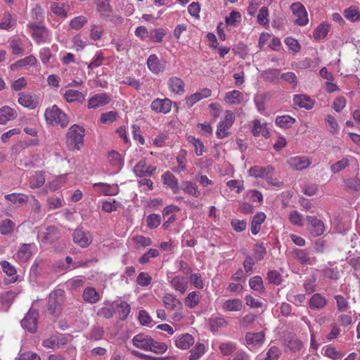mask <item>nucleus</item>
Listing matches in <instances>:
<instances>
[{
    "label": "nucleus",
    "instance_id": "1",
    "mask_svg": "<svg viewBox=\"0 0 360 360\" xmlns=\"http://www.w3.org/2000/svg\"><path fill=\"white\" fill-rule=\"evenodd\" d=\"M84 129L77 124L71 126L67 132V144L70 150H79L84 145Z\"/></svg>",
    "mask_w": 360,
    "mask_h": 360
},
{
    "label": "nucleus",
    "instance_id": "2",
    "mask_svg": "<svg viewBox=\"0 0 360 360\" xmlns=\"http://www.w3.org/2000/svg\"><path fill=\"white\" fill-rule=\"evenodd\" d=\"M44 117L46 123L50 125H60L64 128L68 124V116L56 105H53L51 109H46Z\"/></svg>",
    "mask_w": 360,
    "mask_h": 360
},
{
    "label": "nucleus",
    "instance_id": "3",
    "mask_svg": "<svg viewBox=\"0 0 360 360\" xmlns=\"http://www.w3.org/2000/svg\"><path fill=\"white\" fill-rule=\"evenodd\" d=\"M307 229L313 236L317 237L323 235L326 227L324 223L316 216L307 215Z\"/></svg>",
    "mask_w": 360,
    "mask_h": 360
},
{
    "label": "nucleus",
    "instance_id": "4",
    "mask_svg": "<svg viewBox=\"0 0 360 360\" xmlns=\"http://www.w3.org/2000/svg\"><path fill=\"white\" fill-rule=\"evenodd\" d=\"M293 14L297 17L295 23L299 26H304L308 22L307 12L304 6L300 2L293 3L290 6Z\"/></svg>",
    "mask_w": 360,
    "mask_h": 360
},
{
    "label": "nucleus",
    "instance_id": "5",
    "mask_svg": "<svg viewBox=\"0 0 360 360\" xmlns=\"http://www.w3.org/2000/svg\"><path fill=\"white\" fill-rule=\"evenodd\" d=\"M39 314L35 310H30L21 321L22 326L27 331L34 333L37 331Z\"/></svg>",
    "mask_w": 360,
    "mask_h": 360
},
{
    "label": "nucleus",
    "instance_id": "6",
    "mask_svg": "<svg viewBox=\"0 0 360 360\" xmlns=\"http://www.w3.org/2000/svg\"><path fill=\"white\" fill-rule=\"evenodd\" d=\"M274 172V169L271 166H267L266 167L254 166L249 169V173L251 176L256 179H264L266 180H269L273 178Z\"/></svg>",
    "mask_w": 360,
    "mask_h": 360
},
{
    "label": "nucleus",
    "instance_id": "7",
    "mask_svg": "<svg viewBox=\"0 0 360 360\" xmlns=\"http://www.w3.org/2000/svg\"><path fill=\"white\" fill-rule=\"evenodd\" d=\"M34 245L23 243L20 245L15 255V260L19 263L27 262L32 255V248Z\"/></svg>",
    "mask_w": 360,
    "mask_h": 360
},
{
    "label": "nucleus",
    "instance_id": "8",
    "mask_svg": "<svg viewBox=\"0 0 360 360\" xmlns=\"http://www.w3.org/2000/svg\"><path fill=\"white\" fill-rule=\"evenodd\" d=\"M73 241L82 248L88 247L92 242V238L89 233L82 229H76L73 234Z\"/></svg>",
    "mask_w": 360,
    "mask_h": 360
},
{
    "label": "nucleus",
    "instance_id": "9",
    "mask_svg": "<svg viewBox=\"0 0 360 360\" xmlns=\"http://www.w3.org/2000/svg\"><path fill=\"white\" fill-rule=\"evenodd\" d=\"M153 342V338L146 334L139 333L134 336L132 339L133 345L141 349L148 351L150 343Z\"/></svg>",
    "mask_w": 360,
    "mask_h": 360
},
{
    "label": "nucleus",
    "instance_id": "10",
    "mask_svg": "<svg viewBox=\"0 0 360 360\" xmlns=\"http://www.w3.org/2000/svg\"><path fill=\"white\" fill-rule=\"evenodd\" d=\"M156 170L153 166H146V160H141L134 167V172L139 177H150Z\"/></svg>",
    "mask_w": 360,
    "mask_h": 360
},
{
    "label": "nucleus",
    "instance_id": "11",
    "mask_svg": "<svg viewBox=\"0 0 360 360\" xmlns=\"http://www.w3.org/2000/svg\"><path fill=\"white\" fill-rule=\"evenodd\" d=\"M288 163L293 169L302 170L311 165V161L306 156H295L290 158Z\"/></svg>",
    "mask_w": 360,
    "mask_h": 360
},
{
    "label": "nucleus",
    "instance_id": "12",
    "mask_svg": "<svg viewBox=\"0 0 360 360\" xmlns=\"http://www.w3.org/2000/svg\"><path fill=\"white\" fill-rule=\"evenodd\" d=\"M172 104V101L168 98H157L152 102L150 107L156 112L166 114L171 110Z\"/></svg>",
    "mask_w": 360,
    "mask_h": 360
},
{
    "label": "nucleus",
    "instance_id": "13",
    "mask_svg": "<svg viewBox=\"0 0 360 360\" xmlns=\"http://www.w3.org/2000/svg\"><path fill=\"white\" fill-rule=\"evenodd\" d=\"M162 300L165 307L168 310L182 309L181 300L172 293H165Z\"/></svg>",
    "mask_w": 360,
    "mask_h": 360
},
{
    "label": "nucleus",
    "instance_id": "14",
    "mask_svg": "<svg viewBox=\"0 0 360 360\" xmlns=\"http://www.w3.org/2000/svg\"><path fill=\"white\" fill-rule=\"evenodd\" d=\"M27 27L31 30L32 36L37 43L44 41L48 36V31L44 26L30 23Z\"/></svg>",
    "mask_w": 360,
    "mask_h": 360
},
{
    "label": "nucleus",
    "instance_id": "15",
    "mask_svg": "<svg viewBox=\"0 0 360 360\" xmlns=\"http://www.w3.org/2000/svg\"><path fill=\"white\" fill-rule=\"evenodd\" d=\"M171 287L176 291L184 294L188 288V281L186 278L181 276H176L170 281Z\"/></svg>",
    "mask_w": 360,
    "mask_h": 360
},
{
    "label": "nucleus",
    "instance_id": "16",
    "mask_svg": "<svg viewBox=\"0 0 360 360\" xmlns=\"http://www.w3.org/2000/svg\"><path fill=\"white\" fill-rule=\"evenodd\" d=\"M64 294V291L62 290H58L51 293L47 309L51 314H54L60 309V302L57 300V297H62Z\"/></svg>",
    "mask_w": 360,
    "mask_h": 360
},
{
    "label": "nucleus",
    "instance_id": "17",
    "mask_svg": "<svg viewBox=\"0 0 360 360\" xmlns=\"http://www.w3.org/2000/svg\"><path fill=\"white\" fill-rule=\"evenodd\" d=\"M18 116L17 111L4 105L0 108V124H6L8 122L14 120Z\"/></svg>",
    "mask_w": 360,
    "mask_h": 360
},
{
    "label": "nucleus",
    "instance_id": "18",
    "mask_svg": "<svg viewBox=\"0 0 360 360\" xmlns=\"http://www.w3.org/2000/svg\"><path fill=\"white\" fill-rule=\"evenodd\" d=\"M326 304V298L319 292L314 293L309 302V307L311 309L320 310L323 309Z\"/></svg>",
    "mask_w": 360,
    "mask_h": 360
},
{
    "label": "nucleus",
    "instance_id": "19",
    "mask_svg": "<svg viewBox=\"0 0 360 360\" xmlns=\"http://www.w3.org/2000/svg\"><path fill=\"white\" fill-rule=\"evenodd\" d=\"M195 342L193 337L189 333H184L176 337V346L181 349H188Z\"/></svg>",
    "mask_w": 360,
    "mask_h": 360
},
{
    "label": "nucleus",
    "instance_id": "20",
    "mask_svg": "<svg viewBox=\"0 0 360 360\" xmlns=\"http://www.w3.org/2000/svg\"><path fill=\"white\" fill-rule=\"evenodd\" d=\"M94 188L105 195H114L118 193V186L115 184H108L98 182L94 184Z\"/></svg>",
    "mask_w": 360,
    "mask_h": 360
},
{
    "label": "nucleus",
    "instance_id": "21",
    "mask_svg": "<svg viewBox=\"0 0 360 360\" xmlns=\"http://www.w3.org/2000/svg\"><path fill=\"white\" fill-rule=\"evenodd\" d=\"M110 102V97L106 94H98L92 96L88 104L89 108H96L108 104Z\"/></svg>",
    "mask_w": 360,
    "mask_h": 360
},
{
    "label": "nucleus",
    "instance_id": "22",
    "mask_svg": "<svg viewBox=\"0 0 360 360\" xmlns=\"http://www.w3.org/2000/svg\"><path fill=\"white\" fill-rule=\"evenodd\" d=\"M202 294L199 291H192L187 294L185 297L184 302L186 306L189 309H194L200 302Z\"/></svg>",
    "mask_w": 360,
    "mask_h": 360
},
{
    "label": "nucleus",
    "instance_id": "23",
    "mask_svg": "<svg viewBox=\"0 0 360 360\" xmlns=\"http://www.w3.org/2000/svg\"><path fill=\"white\" fill-rule=\"evenodd\" d=\"M294 104L301 108L310 110L314 107V101L309 96L304 94H297L293 98Z\"/></svg>",
    "mask_w": 360,
    "mask_h": 360
},
{
    "label": "nucleus",
    "instance_id": "24",
    "mask_svg": "<svg viewBox=\"0 0 360 360\" xmlns=\"http://www.w3.org/2000/svg\"><path fill=\"white\" fill-rule=\"evenodd\" d=\"M328 266H325L321 272L323 277L328 279L337 281L340 277V273L338 266H334L330 262H328Z\"/></svg>",
    "mask_w": 360,
    "mask_h": 360
},
{
    "label": "nucleus",
    "instance_id": "25",
    "mask_svg": "<svg viewBox=\"0 0 360 360\" xmlns=\"http://www.w3.org/2000/svg\"><path fill=\"white\" fill-rule=\"evenodd\" d=\"M82 298L86 302L95 304L100 300L101 297L94 288L87 287L83 291Z\"/></svg>",
    "mask_w": 360,
    "mask_h": 360
},
{
    "label": "nucleus",
    "instance_id": "26",
    "mask_svg": "<svg viewBox=\"0 0 360 360\" xmlns=\"http://www.w3.org/2000/svg\"><path fill=\"white\" fill-rule=\"evenodd\" d=\"M65 343L66 340L63 335H53L44 340L42 342V345L44 347L54 349L56 347H59L60 345H65Z\"/></svg>",
    "mask_w": 360,
    "mask_h": 360
},
{
    "label": "nucleus",
    "instance_id": "27",
    "mask_svg": "<svg viewBox=\"0 0 360 360\" xmlns=\"http://www.w3.org/2000/svg\"><path fill=\"white\" fill-rule=\"evenodd\" d=\"M266 219V214L264 212H257L252 218L251 222V233L253 235H257L260 229L261 225L264 222Z\"/></svg>",
    "mask_w": 360,
    "mask_h": 360
},
{
    "label": "nucleus",
    "instance_id": "28",
    "mask_svg": "<svg viewBox=\"0 0 360 360\" xmlns=\"http://www.w3.org/2000/svg\"><path fill=\"white\" fill-rule=\"evenodd\" d=\"M64 98L68 103H72L75 101L82 103L85 99V96L82 92L77 90L68 89L65 91L64 94Z\"/></svg>",
    "mask_w": 360,
    "mask_h": 360
},
{
    "label": "nucleus",
    "instance_id": "29",
    "mask_svg": "<svg viewBox=\"0 0 360 360\" xmlns=\"http://www.w3.org/2000/svg\"><path fill=\"white\" fill-rule=\"evenodd\" d=\"M147 65L150 71L154 73H159L163 71L164 66L160 63L155 54L150 55L147 60Z\"/></svg>",
    "mask_w": 360,
    "mask_h": 360
},
{
    "label": "nucleus",
    "instance_id": "30",
    "mask_svg": "<svg viewBox=\"0 0 360 360\" xmlns=\"http://www.w3.org/2000/svg\"><path fill=\"white\" fill-rule=\"evenodd\" d=\"M265 334L263 331L257 333H247L245 340L248 345H257L263 343Z\"/></svg>",
    "mask_w": 360,
    "mask_h": 360
},
{
    "label": "nucleus",
    "instance_id": "31",
    "mask_svg": "<svg viewBox=\"0 0 360 360\" xmlns=\"http://www.w3.org/2000/svg\"><path fill=\"white\" fill-rule=\"evenodd\" d=\"M97 11L103 18L110 17L112 9L110 4V0H98Z\"/></svg>",
    "mask_w": 360,
    "mask_h": 360
},
{
    "label": "nucleus",
    "instance_id": "32",
    "mask_svg": "<svg viewBox=\"0 0 360 360\" xmlns=\"http://www.w3.org/2000/svg\"><path fill=\"white\" fill-rule=\"evenodd\" d=\"M223 308L229 311H239L243 308V302L239 299H229L224 302Z\"/></svg>",
    "mask_w": 360,
    "mask_h": 360
},
{
    "label": "nucleus",
    "instance_id": "33",
    "mask_svg": "<svg viewBox=\"0 0 360 360\" xmlns=\"http://www.w3.org/2000/svg\"><path fill=\"white\" fill-rule=\"evenodd\" d=\"M169 86L170 89L176 94H181L184 91V82L179 77H171L169 80Z\"/></svg>",
    "mask_w": 360,
    "mask_h": 360
},
{
    "label": "nucleus",
    "instance_id": "34",
    "mask_svg": "<svg viewBox=\"0 0 360 360\" xmlns=\"http://www.w3.org/2000/svg\"><path fill=\"white\" fill-rule=\"evenodd\" d=\"M5 198L17 206H22L27 202V196L23 193H11L5 195Z\"/></svg>",
    "mask_w": 360,
    "mask_h": 360
},
{
    "label": "nucleus",
    "instance_id": "35",
    "mask_svg": "<svg viewBox=\"0 0 360 360\" xmlns=\"http://www.w3.org/2000/svg\"><path fill=\"white\" fill-rule=\"evenodd\" d=\"M293 252L295 259L301 265L311 264L309 253L306 250L296 248Z\"/></svg>",
    "mask_w": 360,
    "mask_h": 360
},
{
    "label": "nucleus",
    "instance_id": "36",
    "mask_svg": "<svg viewBox=\"0 0 360 360\" xmlns=\"http://www.w3.org/2000/svg\"><path fill=\"white\" fill-rule=\"evenodd\" d=\"M180 187L181 190L189 195L198 197L200 194L194 181H181Z\"/></svg>",
    "mask_w": 360,
    "mask_h": 360
},
{
    "label": "nucleus",
    "instance_id": "37",
    "mask_svg": "<svg viewBox=\"0 0 360 360\" xmlns=\"http://www.w3.org/2000/svg\"><path fill=\"white\" fill-rule=\"evenodd\" d=\"M330 30V25L328 23H321L313 32V37L316 40L323 39L326 37Z\"/></svg>",
    "mask_w": 360,
    "mask_h": 360
},
{
    "label": "nucleus",
    "instance_id": "38",
    "mask_svg": "<svg viewBox=\"0 0 360 360\" xmlns=\"http://www.w3.org/2000/svg\"><path fill=\"white\" fill-rule=\"evenodd\" d=\"M295 119L292 117L285 115L282 116H278L276 119V124L281 128L289 129L295 122Z\"/></svg>",
    "mask_w": 360,
    "mask_h": 360
},
{
    "label": "nucleus",
    "instance_id": "39",
    "mask_svg": "<svg viewBox=\"0 0 360 360\" xmlns=\"http://www.w3.org/2000/svg\"><path fill=\"white\" fill-rule=\"evenodd\" d=\"M225 101L229 104H239L243 100V94L238 90L227 92L225 96Z\"/></svg>",
    "mask_w": 360,
    "mask_h": 360
},
{
    "label": "nucleus",
    "instance_id": "40",
    "mask_svg": "<svg viewBox=\"0 0 360 360\" xmlns=\"http://www.w3.org/2000/svg\"><path fill=\"white\" fill-rule=\"evenodd\" d=\"M18 102L24 107L29 108L30 109H34L37 105V103L34 100L32 96L28 94H20Z\"/></svg>",
    "mask_w": 360,
    "mask_h": 360
},
{
    "label": "nucleus",
    "instance_id": "41",
    "mask_svg": "<svg viewBox=\"0 0 360 360\" xmlns=\"http://www.w3.org/2000/svg\"><path fill=\"white\" fill-rule=\"evenodd\" d=\"M288 219L294 226L302 227L304 225V216L297 210L291 211L289 213Z\"/></svg>",
    "mask_w": 360,
    "mask_h": 360
},
{
    "label": "nucleus",
    "instance_id": "42",
    "mask_svg": "<svg viewBox=\"0 0 360 360\" xmlns=\"http://www.w3.org/2000/svg\"><path fill=\"white\" fill-rule=\"evenodd\" d=\"M15 224L11 219H6L0 223V233L2 235H10L14 231Z\"/></svg>",
    "mask_w": 360,
    "mask_h": 360
},
{
    "label": "nucleus",
    "instance_id": "43",
    "mask_svg": "<svg viewBox=\"0 0 360 360\" xmlns=\"http://www.w3.org/2000/svg\"><path fill=\"white\" fill-rule=\"evenodd\" d=\"M262 77L269 82H276L280 77V71L277 69H269L262 73Z\"/></svg>",
    "mask_w": 360,
    "mask_h": 360
},
{
    "label": "nucleus",
    "instance_id": "44",
    "mask_svg": "<svg viewBox=\"0 0 360 360\" xmlns=\"http://www.w3.org/2000/svg\"><path fill=\"white\" fill-rule=\"evenodd\" d=\"M117 309L120 319L125 320L131 311V307L127 302L122 301L117 305Z\"/></svg>",
    "mask_w": 360,
    "mask_h": 360
},
{
    "label": "nucleus",
    "instance_id": "45",
    "mask_svg": "<svg viewBox=\"0 0 360 360\" xmlns=\"http://www.w3.org/2000/svg\"><path fill=\"white\" fill-rule=\"evenodd\" d=\"M166 35V32L162 28L153 29L149 32V38L155 42L160 43L163 37Z\"/></svg>",
    "mask_w": 360,
    "mask_h": 360
},
{
    "label": "nucleus",
    "instance_id": "46",
    "mask_svg": "<svg viewBox=\"0 0 360 360\" xmlns=\"http://www.w3.org/2000/svg\"><path fill=\"white\" fill-rule=\"evenodd\" d=\"M150 348L148 351L162 354L167 350L168 347L165 343L158 342L153 339V342L150 343Z\"/></svg>",
    "mask_w": 360,
    "mask_h": 360
},
{
    "label": "nucleus",
    "instance_id": "47",
    "mask_svg": "<svg viewBox=\"0 0 360 360\" xmlns=\"http://www.w3.org/2000/svg\"><path fill=\"white\" fill-rule=\"evenodd\" d=\"M205 345L202 343H198L195 346L194 349L191 350V354L189 356L190 360H198L200 359L205 353Z\"/></svg>",
    "mask_w": 360,
    "mask_h": 360
},
{
    "label": "nucleus",
    "instance_id": "48",
    "mask_svg": "<svg viewBox=\"0 0 360 360\" xmlns=\"http://www.w3.org/2000/svg\"><path fill=\"white\" fill-rule=\"evenodd\" d=\"M219 349L223 355L228 356L236 351V345L233 342H226L221 343Z\"/></svg>",
    "mask_w": 360,
    "mask_h": 360
},
{
    "label": "nucleus",
    "instance_id": "49",
    "mask_svg": "<svg viewBox=\"0 0 360 360\" xmlns=\"http://www.w3.org/2000/svg\"><path fill=\"white\" fill-rule=\"evenodd\" d=\"M250 287L255 290L258 291L259 292L264 291V285H263V281L262 278L259 276H255L250 279L249 281Z\"/></svg>",
    "mask_w": 360,
    "mask_h": 360
},
{
    "label": "nucleus",
    "instance_id": "50",
    "mask_svg": "<svg viewBox=\"0 0 360 360\" xmlns=\"http://www.w3.org/2000/svg\"><path fill=\"white\" fill-rule=\"evenodd\" d=\"M226 325L227 321L221 317L215 318L210 321V327L212 332L217 331L220 328L226 327Z\"/></svg>",
    "mask_w": 360,
    "mask_h": 360
},
{
    "label": "nucleus",
    "instance_id": "51",
    "mask_svg": "<svg viewBox=\"0 0 360 360\" xmlns=\"http://www.w3.org/2000/svg\"><path fill=\"white\" fill-rule=\"evenodd\" d=\"M324 355L333 360H340L342 355L334 347L326 346L323 347Z\"/></svg>",
    "mask_w": 360,
    "mask_h": 360
},
{
    "label": "nucleus",
    "instance_id": "52",
    "mask_svg": "<svg viewBox=\"0 0 360 360\" xmlns=\"http://www.w3.org/2000/svg\"><path fill=\"white\" fill-rule=\"evenodd\" d=\"M152 281V277L147 272H141L137 278L136 283L141 287H147L148 286Z\"/></svg>",
    "mask_w": 360,
    "mask_h": 360
},
{
    "label": "nucleus",
    "instance_id": "53",
    "mask_svg": "<svg viewBox=\"0 0 360 360\" xmlns=\"http://www.w3.org/2000/svg\"><path fill=\"white\" fill-rule=\"evenodd\" d=\"M132 240L136 247H147L152 245V240L150 238L141 235L133 237Z\"/></svg>",
    "mask_w": 360,
    "mask_h": 360
},
{
    "label": "nucleus",
    "instance_id": "54",
    "mask_svg": "<svg viewBox=\"0 0 360 360\" xmlns=\"http://www.w3.org/2000/svg\"><path fill=\"white\" fill-rule=\"evenodd\" d=\"M158 255L159 251L157 249L150 248L139 259V262L142 264H146L151 258L157 257Z\"/></svg>",
    "mask_w": 360,
    "mask_h": 360
},
{
    "label": "nucleus",
    "instance_id": "55",
    "mask_svg": "<svg viewBox=\"0 0 360 360\" xmlns=\"http://www.w3.org/2000/svg\"><path fill=\"white\" fill-rule=\"evenodd\" d=\"M161 222V217L159 214H151L146 218V223L148 228L153 229L157 228Z\"/></svg>",
    "mask_w": 360,
    "mask_h": 360
},
{
    "label": "nucleus",
    "instance_id": "56",
    "mask_svg": "<svg viewBox=\"0 0 360 360\" xmlns=\"http://www.w3.org/2000/svg\"><path fill=\"white\" fill-rule=\"evenodd\" d=\"M281 354V349L276 346H272L267 350L264 360H278Z\"/></svg>",
    "mask_w": 360,
    "mask_h": 360
},
{
    "label": "nucleus",
    "instance_id": "57",
    "mask_svg": "<svg viewBox=\"0 0 360 360\" xmlns=\"http://www.w3.org/2000/svg\"><path fill=\"white\" fill-rule=\"evenodd\" d=\"M191 283L197 289L202 290L204 288V283L202 276L198 273L191 274L190 276Z\"/></svg>",
    "mask_w": 360,
    "mask_h": 360
},
{
    "label": "nucleus",
    "instance_id": "58",
    "mask_svg": "<svg viewBox=\"0 0 360 360\" xmlns=\"http://www.w3.org/2000/svg\"><path fill=\"white\" fill-rule=\"evenodd\" d=\"M267 279L269 283L278 285L282 282V276L277 271H269L267 273Z\"/></svg>",
    "mask_w": 360,
    "mask_h": 360
},
{
    "label": "nucleus",
    "instance_id": "59",
    "mask_svg": "<svg viewBox=\"0 0 360 360\" xmlns=\"http://www.w3.org/2000/svg\"><path fill=\"white\" fill-rule=\"evenodd\" d=\"M267 96L266 94L257 95L254 97V102L257 106V110L262 113L265 109V101Z\"/></svg>",
    "mask_w": 360,
    "mask_h": 360
},
{
    "label": "nucleus",
    "instance_id": "60",
    "mask_svg": "<svg viewBox=\"0 0 360 360\" xmlns=\"http://www.w3.org/2000/svg\"><path fill=\"white\" fill-rule=\"evenodd\" d=\"M287 347L292 352H298L303 347V342L297 338L290 339L286 344Z\"/></svg>",
    "mask_w": 360,
    "mask_h": 360
},
{
    "label": "nucleus",
    "instance_id": "61",
    "mask_svg": "<svg viewBox=\"0 0 360 360\" xmlns=\"http://www.w3.org/2000/svg\"><path fill=\"white\" fill-rule=\"evenodd\" d=\"M10 46L14 55L23 53L24 49L20 39H13L10 43Z\"/></svg>",
    "mask_w": 360,
    "mask_h": 360
},
{
    "label": "nucleus",
    "instance_id": "62",
    "mask_svg": "<svg viewBox=\"0 0 360 360\" xmlns=\"http://www.w3.org/2000/svg\"><path fill=\"white\" fill-rule=\"evenodd\" d=\"M337 303V308L340 311H346L349 308V303L347 300L341 295H337L334 297Z\"/></svg>",
    "mask_w": 360,
    "mask_h": 360
},
{
    "label": "nucleus",
    "instance_id": "63",
    "mask_svg": "<svg viewBox=\"0 0 360 360\" xmlns=\"http://www.w3.org/2000/svg\"><path fill=\"white\" fill-rule=\"evenodd\" d=\"M87 22V19L83 15L77 16L73 18L70 23V26L75 30L81 29L85 23Z\"/></svg>",
    "mask_w": 360,
    "mask_h": 360
},
{
    "label": "nucleus",
    "instance_id": "64",
    "mask_svg": "<svg viewBox=\"0 0 360 360\" xmlns=\"http://www.w3.org/2000/svg\"><path fill=\"white\" fill-rule=\"evenodd\" d=\"M345 17L347 19L352 22H354L359 20L360 12L358 11L356 9L350 7L345 11Z\"/></svg>",
    "mask_w": 360,
    "mask_h": 360
}]
</instances>
